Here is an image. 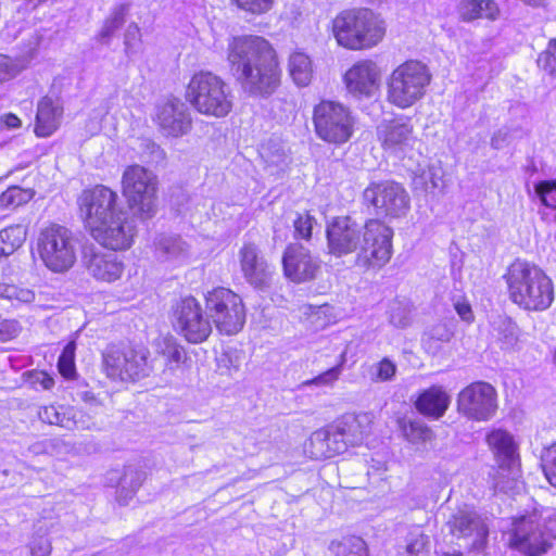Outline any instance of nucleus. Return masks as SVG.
Here are the masks:
<instances>
[{"mask_svg":"<svg viewBox=\"0 0 556 556\" xmlns=\"http://www.w3.org/2000/svg\"><path fill=\"white\" fill-rule=\"evenodd\" d=\"M229 71L242 89L252 96H268L280 83L277 53L262 36L239 35L227 43Z\"/></svg>","mask_w":556,"mask_h":556,"instance_id":"nucleus-1","label":"nucleus"},{"mask_svg":"<svg viewBox=\"0 0 556 556\" xmlns=\"http://www.w3.org/2000/svg\"><path fill=\"white\" fill-rule=\"evenodd\" d=\"M326 235L331 255L341 257L356 252L358 266L381 268L391 258L393 230L378 219L362 227L351 217H336L327 225Z\"/></svg>","mask_w":556,"mask_h":556,"instance_id":"nucleus-2","label":"nucleus"},{"mask_svg":"<svg viewBox=\"0 0 556 556\" xmlns=\"http://www.w3.org/2000/svg\"><path fill=\"white\" fill-rule=\"evenodd\" d=\"M508 298L518 307L529 312H543L555 299L552 278L539 266L517 260L503 276Z\"/></svg>","mask_w":556,"mask_h":556,"instance_id":"nucleus-3","label":"nucleus"},{"mask_svg":"<svg viewBox=\"0 0 556 556\" xmlns=\"http://www.w3.org/2000/svg\"><path fill=\"white\" fill-rule=\"evenodd\" d=\"M331 34L338 46L346 50H367L382 41L386 25L370 9H345L332 18Z\"/></svg>","mask_w":556,"mask_h":556,"instance_id":"nucleus-4","label":"nucleus"},{"mask_svg":"<svg viewBox=\"0 0 556 556\" xmlns=\"http://www.w3.org/2000/svg\"><path fill=\"white\" fill-rule=\"evenodd\" d=\"M185 98L199 114L208 117H226L233 106L230 87L210 71H199L191 76Z\"/></svg>","mask_w":556,"mask_h":556,"instance_id":"nucleus-5","label":"nucleus"},{"mask_svg":"<svg viewBox=\"0 0 556 556\" xmlns=\"http://www.w3.org/2000/svg\"><path fill=\"white\" fill-rule=\"evenodd\" d=\"M431 81L428 67L419 61H406L396 66L387 80V101L406 110L418 103Z\"/></svg>","mask_w":556,"mask_h":556,"instance_id":"nucleus-6","label":"nucleus"},{"mask_svg":"<svg viewBox=\"0 0 556 556\" xmlns=\"http://www.w3.org/2000/svg\"><path fill=\"white\" fill-rule=\"evenodd\" d=\"M36 253L48 270L64 274L77 261V240L68 228L51 224L40 230Z\"/></svg>","mask_w":556,"mask_h":556,"instance_id":"nucleus-7","label":"nucleus"},{"mask_svg":"<svg viewBox=\"0 0 556 556\" xmlns=\"http://www.w3.org/2000/svg\"><path fill=\"white\" fill-rule=\"evenodd\" d=\"M313 124L316 136L333 146L346 143L354 135L356 117L339 101L323 100L314 106Z\"/></svg>","mask_w":556,"mask_h":556,"instance_id":"nucleus-8","label":"nucleus"},{"mask_svg":"<svg viewBox=\"0 0 556 556\" xmlns=\"http://www.w3.org/2000/svg\"><path fill=\"white\" fill-rule=\"evenodd\" d=\"M554 515L552 509L533 510L514 520L509 545L528 555L541 556L549 547L552 529L546 521Z\"/></svg>","mask_w":556,"mask_h":556,"instance_id":"nucleus-9","label":"nucleus"},{"mask_svg":"<svg viewBox=\"0 0 556 556\" xmlns=\"http://www.w3.org/2000/svg\"><path fill=\"white\" fill-rule=\"evenodd\" d=\"M486 442L500 465V477L494 481V489L504 493H518L522 489L519 481L518 445L514 437L502 429L492 430Z\"/></svg>","mask_w":556,"mask_h":556,"instance_id":"nucleus-10","label":"nucleus"},{"mask_svg":"<svg viewBox=\"0 0 556 556\" xmlns=\"http://www.w3.org/2000/svg\"><path fill=\"white\" fill-rule=\"evenodd\" d=\"M156 176L143 166L130 165L124 170L123 194L141 218H151L156 213Z\"/></svg>","mask_w":556,"mask_h":556,"instance_id":"nucleus-11","label":"nucleus"},{"mask_svg":"<svg viewBox=\"0 0 556 556\" xmlns=\"http://www.w3.org/2000/svg\"><path fill=\"white\" fill-rule=\"evenodd\" d=\"M206 311L220 333H238L245 323L242 299L227 288H215L205 294Z\"/></svg>","mask_w":556,"mask_h":556,"instance_id":"nucleus-12","label":"nucleus"},{"mask_svg":"<svg viewBox=\"0 0 556 556\" xmlns=\"http://www.w3.org/2000/svg\"><path fill=\"white\" fill-rule=\"evenodd\" d=\"M146 349L110 346L103 353L106 376L116 381H137L151 371Z\"/></svg>","mask_w":556,"mask_h":556,"instance_id":"nucleus-13","label":"nucleus"},{"mask_svg":"<svg viewBox=\"0 0 556 556\" xmlns=\"http://www.w3.org/2000/svg\"><path fill=\"white\" fill-rule=\"evenodd\" d=\"M445 527L455 539L463 541L460 545L465 548L480 552L486 544L488 526L484 519L468 505L459 506L453 510L445 522Z\"/></svg>","mask_w":556,"mask_h":556,"instance_id":"nucleus-14","label":"nucleus"},{"mask_svg":"<svg viewBox=\"0 0 556 556\" xmlns=\"http://www.w3.org/2000/svg\"><path fill=\"white\" fill-rule=\"evenodd\" d=\"M79 205L90 233L124 211L118 204L117 193L105 186H96L84 191Z\"/></svg>","mask_w":556,"mask_h":556,"instance_id":"nucleus-15","label":"nucleus"},{"mask_svg":"<svg viewBox=\"0 0 556 556\" xmlns=\"http://www.w3.org/2000/svg\"><path fill=\"white\" fill-rule=\"evenodd\" d=\"M175 330L190 343L205 341L212 332L210 319L200 303L192 296L181 299L173 309Z\"/></svg>","mask_w":556,"mask_h":556,"instance_id":"nucleus-16","label":"nucleus"},{"mask_svg":"<svg viewBox=\"0 0 556 556\" xmlns=\"http://www.w3.org/2000/svg\"><path fill=\"white\" fill-rule=\"evenodd\" d=\"M458 412L469 419L486 421L497 409V394L488 382H473L464 388L457 396Z\"/></svg>","mask_w":556,"mask_h":556,"instance_id":"nucleus-17","label":"nucleus"},{"mask_svg":"<svg viewBox=\"0 0 556 556\" xmlns=\"http://www.w3.org/2000/svg\"><path fill=\"white\" fill-rule=\"evenodd\" d=\"M366 202L372 204L378 215L400 218L409 208V198L405 189L396 182L371 184L364 191Z\"/></svg>","mask_w":556,"mask_h":556,"instance_id":"nucleus-18","label":"nucleus"},{"mask_svg":"<svg viewBox=\"0 0 556 556\" xmlns=\"http://www.w3.org/2000/svg\"><path fill=\"white\" fill-rule=\"evenodd\" d=\"M381 81V67L370 59L355 62L343 75L348 93L356 100L376 97L380 91Z\"/></svg>","mask_w":556,"mask_h":556,"instance_id":"nucleus-19","label":"nucleus"},{"mask_svg":"<svg viewBox=\"0 0 556 556\" xmlns=\"http://www.w3.org/2000/svg\"><path fill=\"white\" fill-rule=\"evenodd\" d=\"M153 121L160 132L167 138H180L187 135L192 126L188 108L175 97L162 99L156 103Z\"/></svg>","mask_w":556,"mask_h":556,"instance_id":"nucleus-20","label":"nucleus"},{"mask_svg":"<svg viewBox=\"0 0 556 556\" xmlns=\"http://www.w3.org/2000/svg\"><path fill=\"white\" fill-rule=\"evenodd\" d=\"M136 235L135 219L125 210L91 232L97 242L113 251L128 250Z\"/></svg>","mask_w":556,"mask_h":556,"instance_id":"nucleus-21","label":"nucleus"},{"mask_svg":"<svg viewBox=\"0 0 556 556\" xmlns=\"http://www.w3.org/2000/svg\"><path fill=\"white\" fill-rule=\"evenodd\" d=\"M377 138L386 151L397 156L406 155L416 143L410 119L403 116L381 121L377 126Z\"/></svg>","mask_w":556,"mask_h":556,"instance_id":"nucleus-22","label":"nucleus"},{"mask_svg":"<svg viewBox=\"0 0 556 556\" xmlns=\"http://www.w3.org/2000/svg\"><path fill=\"white\" fill-rule=\"evenodd\" d=\"M285 275L293 282H304L315 278L319 261L301 244H290L282 258Z\"/></svg>","mask_w":556,"mask_h":556,"instance_id":"nucleus-23","label":"nucleus"},{"mask_svg":"<svg viewBox=\"0 0 556 556\" xmlns=\"http://www.w3.org/2000/svg\"><path fill=\"white\" fill-rule=\"evenodd\" d=\"M241 271L245 280L257 289H265L269 286L274 268L260 254L256 245L244 243L239 251Z\"/></svg>","mask_w":556,"mask_h":556,"instance_id":"nucleus-24","label":"nucleus"},{"mask_svg":"<svg viewBox=\"0 0 556 556\" xmlns=\"http://www.w3.org/2000/svg\"><path fill=\"white\" fill-rule=\"evenodd\" d=\"M372 416L369 413L346 414L332 424L333 434L344 442V451L349 445L355 446L364 442L370 432Z\"/></svg>","mask_w":556,"mask_h":556,"instance_id":"nucleus-25","label":"nucleus"},{"mask_svg":"<svg viewBox=\"0 0 556 556\" xmlns=\"http://www.w3.org/2000/svg\"><path fill=\"white\" fill-rule=\"evenodd\" d=\"M86 268L96 280L111 283L122 277L124 263L113 252L93 250L86 255Z\"/></svg>","mask_w":556,"mask_h":556,"instance_id":"nucleus-26","label":"nucleus"},{"mask_svg":"<svg viewBox=\"0 0 556 556\" xmlns=\"http://www.w3.org/2000/svg\"><path fill=\"white\" fill-rule=\"evenodd\" d=\"M62 117V101L56 97H43L37 104L35 134L42 138L51 136L60 127Z\"/></svg>","mask_w":556,"mask_h":556,"instance_id":"nucleus-27","label":"nucleus"},{"mask_svg":"<svg viewBox=\"0 0 556 556\" xmlns=\"http://www.w3.org/2000/svg\"><path fill=\"white\" fill-rule=\"evenodd\" d=\"M159 261L174 266L182 265L194 256L190 243L179 236H161L155 241Z\"/></svg>","mask_w":556,"mask_h":556,"instance_id":"nucleus-28","label":"nucleus"},{"mask_svg":"<svg viewBox=\"0 0 556 556\" xmlns=\"http://www.w3.org/2000/svg\"><path fill=\"white\" fill-rule=\"evenodd\" d=\"M304 452L312 459L330 458L344 452V442L337 439L329 425L312 433L304 444Z\"/></svg>","mask_w":556,"mask_h":556,"instance_id":"nucleus-29","label":"nucleus"},{"mask_svg":"<svg viewBox=\"0 0 556 556\" xmlns=\"http://www.w3.org/2000/svg\"><path fill=\"white\" fill-rule=\"evenodd\" d=\"M451 404V395L442 386H431L424 390L415 401L416 409L424 416L440 419Z\"/></svg>","mask_w":556,"mask_h":556,"instance_id":"nucleus-30","label":"nucleus"},{"mask_svg":"<svg viewBox=\"0 0 556 556\" xmlns=\"http://www.w3.org/2000/svg\"><path fill=\"white\" fill-rule=\"evenodd\" d=\"M39 418L47 424L58 425L65 429H89L92 422L85 419L81 412L74 408L43 406L38 412Z\"/></svg>","mask_w":556,"mask_h":556,"instance_id":"nucleus-31","label":"nucleus"},{"mask_svg":"<svg viewBox=\"0 0 556 556\" xmlns=\"http://www.w3.org/2000/svg\"><path fill=\"white\" fill-rule=\"evenodd\" d=\"M299 316L306 327L314 331L323 330L338 319L334 307L330 304H302L299 306Z\"/></svg>","mask_w":556,"mask_h":556,"instance_id":"nucleus-32","label":"nucleus"},{"mask_svg":"<svg viewBox=\"0 0 556 556\" xmlns=\"http://www.w3.org/2000/svg\"><path fill=\"white\" fill-rule=\"evenodd\" d=\"M457 12L465 22L477 18L494 21L500 14V9L493 0H460Z\"/></svg>","mask_w":556,"mask_h":556,"instance_id":"nucleus-33","label":"nucleus"},{"mask_svg":"<svg viewBox=\"0 0 556 556\" xmlns=\"http://www.w3.org/2000/svg\"><path fill=\"white\" fill-rule=\"evenodd\" d=\"M491 336L502 350H511L519 340L517 325L507 316H497L493 319Z\"/></svg>","mask_w":556,"mask_h":556,"instance_id":"nucleus-34","label":"nucleus"},{"mask_svg":"<svg viewBox=\"0 0 556 556\" xmlns=\"http://www.w3.org/2000/svg\"><path fill=\"white\" fill-rule=\"evenodd\" d=\"M288 73L298 87L308 86L313 77L311 58L303 51H293L288 59Z\"/></svg>","mask_w":556,"mask_h":556,"instance_id":"nucleus-35","label":"nucleus"},{"mask_svg":"<svg viewBox=\"0 0 556 556\" xmlns=\"http://www.w3.org/2000/svg\"><path fill=\"white\" fill-rule=\"evenodd\" d=\"M444 170L439 163L430 164L426 169L416 174L413 179V185L416 190H421L426 193L434 194L441 191L444 187Z\"/></svg>","mask_w":556,"mask_h":556,"instance_id":"nucleus-36","label":"nucleus"},{"mask_svg":"<svg viewBox=\"0 0 556 556\" xmlns=\"http://www.w3.org/2000/svg\"><path fill=\"white\" fill-rule=\"evenodd\" d=\"M33 59L30 53L18 56L0 54V83H7L17 77L26 70Z\"/></svg>","mask_w":556,"mask_h":556,"instance_id":"nucleus-37","label":"nucleus"},{"mask_svg":"<svg viewBox=\"0 0 556 556\" xmlns=\"http://www.w3.org/2000/svg\"><path fill=\"white\" fill-rule=\"evenodd\" d=\"M534 194L544 205L543 215L556 222V180H541L533 185Z\"/></svg>","mask_w":556,"mask_h":556,"instance_id":"nucleus-38","label":"nucleus"},{"mask_svg":"<svg viewBox=\"0 0 556 556\" xmlns=\"http://www.w3.org/2000/svg\"><path fill=\"white\" fill-rule=\"evenodd\" d=\"M336 556H368L366 543L359 536L344 538L332 544Z\"/></svg>","mask_w":556,"mask_h":556,"instance_id":"nucleus-39","label":"nucleus"},{"mask_svg":"<svg viewBox=\"0 0 556 556\" xmlns=\"http://www.w3.org/2000/svg\"><path fill=\"white\" fill-rule=\"evenodd\" d=\"M33 195L34 192L30 189L12 186L0 194V208H15L30 201Z\"/></svg>","mask_w":556,"mask_h":556,"instance_id":"nucleus-40","label":"nucleus"},{"mask_svg":"<svg viewBox=\"0 0 556 556\" xmlns=\"http://www.w3.org/2000/svg\"><path fill=\"white\" fill-rule=\"evenodd\" d=\"M406 553L407 556H429L430 539L419 528L409 533Z\"/></svg>","mask_w":556,"mask_h":556,"instance_id":"nucleus-41","label":"nucleus"},{"mask_svg":"<svg viewBox=\"0 0 556 556\" xmlns=\"http://www.w3.org/2000/svg\"><path fill=\"white\" fill-rule=\"evenodd\" d=\"M0 237L8 255L18 249L26 239V230L21 225L10 226L0 231Z\"/></svg>","mask_w":556,"mask_h":556,"instance_id":"nucleus-42","label":"nucleus"},{"mask_svg":"<svg viewBox=\"0 0 556 556\" xmlns=\"http://www.w3.org/2000/svg\"><path fill=\"white\" fill-rule=\"evenodd\" d=\"M75 350L76 344L74 341H71L64 346L59 357V371L66 379H73L76 375Z\"/></svg>","mask_w":556,"mask_h":556,"instance_id":"nucleus-43","label":"nucleus"},{"mask_svg":"<svg viewBox=\"0 0 556 556\" xmlns=\"http://www.w3.org/2000/svg\"><path fill=\"white\" fill-rule=\"evenodd\" d=\"M541 466L546 480L556 489V442L543 450Z\"/></svg>","mask_w":556,"mask_h":556,"instance_id":"nucleus-44","label":"nucleus"},{"mask_svg":"<svg viewBox=\"0 0 556 556\" xmlns=\"http://www.w3.org/2000/svg\"><path fill=\"white\" fill-rule=\"evenodd\" d=\"M395 372L396 365L386 357L369 367L368 376L372 382H384L391 380Z\"/></svg>","mask_w":556,"mask_h":556,"instance_id":"nucleus-45","label":"nucleus"},{"mask_svg":"<svg viewBox=\"0 0 556 556\" xmlns=\"http://www.w3.org/2000/svg\"><path fill=\"white\" fill-rule=\"evenodd\" d=\"M403 431L406 439L415 444L430 442L434 437L432 430L419 421H410Z\"/></svg>","mask_w":556,"mask_h":556,"instance_id":"nucleus-46","label":"nucleus"},{"mask_svg":"<svg viewBox=\"0 0 556 556\" xmlns=\"http://www.w3.org/2000/svg\"><path fill=\"white\" fill-rule=\"evenodd\" d=\"M125 22V8H116L108 20L104 22L103 27L99 34V39L102 42H108L111 36L121 28Z\"/></svg>","mask_w":556,"mask_h":556,"instance_id":"nucleus-47","label":"nucleus"},{"mask_svg":"<svg viewBox=\"0 0 556 556\" xmlns=\"http://www.w3.org/2000/svg\"><path fill=\"white\" fill-rule=\"evenodd\" d=\"M240 10L252 14L262 15L270 11L275 0H231Z\"/></svg>","mask_w":556,"mask_h":556,"instance_id":"nucleus-48","label":"nucleus"},{"mask_svg":"<svg viewBox=\"0 0 556 556\" xmlns=\"http://www.w3.org/2000/svg\"><path fill=\"white\" fill-rule=\"evenodd\" d=\"M261 156L265 163L270 167H277L282 169L287 165L288 155L281 147H263L261 150Z\"/></svg>","mask_w":556,"mask_h":556,"instance_id":"nucleus-49","label":"nucleus"},{"mask_svg":"<svg viewBox=\"0 0 556 556\" xmlns=\"http://www.w3.org/2000/svg\"><path fill=\"white\" fill-rule=\"evenodd\" d=\"M538 65L549 75L556 76V39H551L546 49L539 55Z\"/></svg>","mask_w":556,"mask_h":556,"instance_id":"nucleus-50","label":"nucleus"},{"mask_svg":"<svg viewBox=\"0 0 556 556\" xmlns=\"http://www.w3.org/2000/svg\"><path fill=\"white\" fill-rule=\"evenodd\" d=\"M0 299H16L22 302H30L35 299V294L29 289L18 288L14 285L0 283Z\"/></svg>","mask_w":556,"mask_h":556,"instance_id":"nucleus-51","label":"nucleus"},{"mask_svg":"<svg viewBox=\"0 0 556 556\" xmlns=\"http://www.w3.org/2000/svg\"><path fill=\"white\" fill-rule=\"evenodd\" d=\"M390 321L399 328H404L410 323V309L407 304L396 302L392 305L390 312Z\"/></svg>","mask_w":556,"mask_h":556,"instance_id":"nucleus-52","label":"nucleus"},{"mask_svg":"<svg viewBox=\"0 0 556 556\" xmlns=\"http://www.w3.org/2000/svg\"><path fill=\"white\" fill-rule=\"evenodd\" d=\"M316 220L309 214H301L294 220L295 233L302 239H309Z\"/></svg>","mask_w":556,"mask_h":556,"instance_id":"nucleus-53","label":"nucleus"},{"mask_svg":"<svg viewBox=\"0 0 556 556\" xmlns=\"http://www.w3.org/2000/svg\"><path fill=\"white\" fill-rule=\"evenodd\" d=\"M342 371V363L328 369L327 371L320 374L316 378L304 382L305 386L316 384V386H330L336 380H338L340 374Z\"/></svg>","mask_w":556,"mask_h":556,"instance_id":"nucleus-54","label":"nucleus"},{"mask_svg":"<svg viewBox=\"0 0 556 556\" xmlns=\"http://www.w3.org/2000/svg\"><path fill=\"white\" fill-rule=\"evenodd\" d=\"M30 556H49L51 543L46 535H36L29 542Z\"/></svg>","mask_w":556,"mask_h":556,"instance_id":"nucleus-55","label":"nucleus"},{"mask_svg":"<svg viewBox=\"0 0 556 556\" xmlns=\"http://www.w3.org/2000/svg\"><path fill=\"white\" fill-rule=\"evenodd\" d=\"M127 53H135L140 46V29L137 24H130L125 34Z\"/></svg>","mask_w":556,"mask_h":556,"instance_id":"nucleus-56","label":"nucleus"},{"mask_svg":"<svg viewBox=\"0 0 556 556\" xmlns=\"http://www.w3.org/2000/svg\"><path fill=\"white\" fill-rule=\"evenodd\" d=\"M29 380L33 386H39L43 390H50L54 386V379L45 371L30 372Z\"/></svg>","mask_w":556,"mask_h":556,"instance_id":"nucleus-57","label":"nucleus"},{"mask_svg":"<svg viewBox=\"0 0 556 556\" xmlns=\"http://www.w3.org/2000/svg\"><path fill=\"white\" fill-rule=\"evenodd\" d=\"M454 308L462 318V320L466 323H471L473 320L471 305L466 299H456L454 301Z\"/></svg>","mask_w":556,"mask_h":556,"instance_id":"nucleus-58","label":"nucleus"},{"mask_svg":"<svg viewBox=\"0 0 556 556\" xmlns=\"http://www.w3.org/2000/svg\"><path fill=\"white\" fill-rule=\"evenodd\" d=\"M143 144L147 149L148 161L151 163H159L164 160L165 152L163 149L151 140H144Z\"/></svg>","mask_w":556,"mask_h":556,"instance_id":"nucleus-59","label":"nucleus"},{"mask_svg":"<svg viewBox=\"0 0 556 556\" xmlns=\"http://www.w3.org/2000/svg\"><path fill=\"white\" fill-rule=\"evenodd\" d=\"M18 332L17 323L14 320H4L0 323V340L7 341L15 337Z\"/></svg>","mask_w":556,"mask_h":556,"instance_id":"nucleus-60","label":"nucleus"},{"mask_svg":"<svg viewBox=\"0 0 556 556\" xmlns=\"http://www.w3.org/2000/svg\"><path fill=\"white\" fill-rule=\"evenodd\" d=\"M218 367L220 369H226L231 374V371H237L239 369L240 364L237 356L232 358L230 354L225 353L218 358Z\"/></svg>","mask_w":556,"mask_h":556,"instance_id":"nucleus-61","label":"nucleus"},{"mask_svg":"<svg viewBox=\"0 0 556 556\" xmlns=\"http://www.w3.org/2000/svg\"><path fill=\"white\" fill-rule=\"evenodd\" d=\"M0 123L8 129H18L22 126L21 119L13 113L1 115Z\"/></svg>","mask_w":556,"mask_h":556,"instance_id":"nucleus-62","label":"nucleus"},{"mask_svg":"<svg viewBox=\"0 0 556 556\" xmlns=\"http://www.w3.org/2000/svg\"><path fill=\"white\" fill-rule=\"evenodd\" d=\"M184 355H185L184 351L176 345H170L167 349V356L170 362L178 364L181 362Z\"/></svg>","mask_w":556,"mask_h":556,"instance_id":"nucleus-63","label":"nucleus"},{"mask_svg":"<svg viewBox=\"0 0 556 556\" xmlns=\"http://www.w3.org/2000/svg\"><path fill=\"white\" fill-rule=\"evenodd\" d=\"M431 337L440 341H447L451 337V332L445 327L438 326L432 330Z\"/></svg>","mask_w":556,"mask_h":556,"instance_id":"nucleus-64","label":"nucleus"}]
</instances>
